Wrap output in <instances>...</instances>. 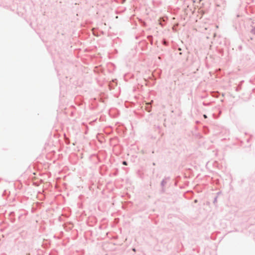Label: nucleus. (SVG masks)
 <instances>
[{"label": "nucleus", "instance_id": "f257e3e1", "mask_svg": "<svg viewBox=\"0 0 255 255\" xmlns=\"http://www.w3.org/2000/svg\"><path fill=\"white\" fill-rule=\"evenodd\" d=\"M150 103H147L146 104V106L145 107V110L147 111V112H150Z\"/></svg>", "mask_w": 255, "mask_h": 255}, {"label": "nucleus", "instance_id": "f03ea898", "mask_svg": "<svg viewBox=\"0 0 255 255\" xmlns=\"http://www.w3.org/2000/svg\"><path fill=\"white\" fill-rule=\"evenodd\" d=\"M123 164L125 165H127V162L126 161H123Z\"/></svg>", "mask_w": 255, "mask_h": 255}, {"label": "nucleus", "instance_id": "7ed1b4c3", "mask_svg": "<svg viewBox=\"0 0 255 255\" xmlns=\"http://www.w3.org/2000/svg\"><path fill=\"white\" fill-rule=\"evenodd\" d=\"M204 117L205 118H207V116L205 115H204Z\"/></svg>", "mask_w": 255, "mask_h": 255}]
</instances>
